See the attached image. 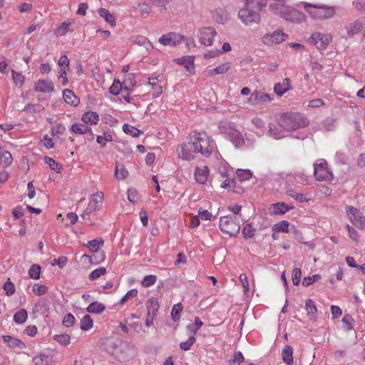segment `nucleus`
<instances>
[{"label": "nucleus", "instance_id": "f257e3e1", "mask_svg": "<svg viewBox=\"0 0 365 365\" xmlns=\"http://www.w3.org/2000/svg\"><path fill=\"white\" fill-rule=\"evenodd\" d=\"M187 140H190L192 151L195 153H200L204 157H209L217 148L212 138L203 131L191 133Z\"/></svg>", "mask_w": 365, "mask_h": 365}, {"label": "nucleus", "instance_id": "f03ea898", "mask_svg": "<svg viewBox=\"0 0 365 365\" xmlns=\"http://www.w3.org/2000/svg\"><path fill=\"white\" fill-rule=\"evenodd\" d=\"M304 9L309 16L316 20H325L333 18L336 9L335 6L323 4H309L302 2Z\"/></svg>", "mask_w": 365, "mask_h": 365}, {"label": "nucleus", "instance_id": "7ed1b4c3", "mask_svg": "<svg viewBox=\"0 0 365 365\" xmlns=\"http://www.w3.org/2000/svg\"><path fill=\"white\" fill-rule=\"evenodd\" d=\"M308 124L307 118L298 113H289L280 115V126L287 131L304 128Z\"/></svg>", "mask_w": 365, "mask_h": 365}, {"label": "nucleus", "instance_id": "20e7f679", "mask_svg": "<svg viewBox=\"0 0 365 365\" xmlns=\"http://www.w3.org/2000/svg\"><path fill=\"white\" fill-rule=\"evenodd\" d=\"M219 227L222 232L230 236H236L240 230V225L237 217L227 215L220 217Z\"/></svg>", "mask_w": 365, "mask_h": 365}, {"label": "nucleus", "instance_id": "39448f33", "mask_svg": "<svg viewBox=\"0 0 365 365\" xmlns=\"http://www.w3.org/2000/svg\"><path fill=\"white\" fill-rule=\"evenodd\" d=\"M220 133L224 134L236 147H240L244 143L242 134L230 123H222L219 126Z\"/></svg>", "mask_w": 365, "mask_h": 365}, {"label": "nucleus", "instance_id": "423d86ee", "mask_svg": "<svg viewBox=\"0 0 365 365\" xmlns=\"http://www.w3.org/2000/svg\"><path fill=\"white\" fill-rule=\"evenodd\" d=\"M314 175L318 181L329 182L333 179L331 172L327 168V164L325 160L319 159L314 164Z\"/></svg>", "mask_w": 365, "mask_h": 365}, {"label": "nucleus", "instance_id": "0eeeda50", "mask_svg": "<svg viewBox=\"0 0 365 365\" xmlns=\"http://www.w3.org/2000/svg\"><path fill=\"white\" fill-rule=\"evenodd\" d=\"M333 36L330 34H323L321 32H314L312 34L308 41L314 44L318 50H325L329 43L332 41Z\"/></svg>", "mask_w": 365, "mask_h": 365}, {"label": "nucleus", "instance_id": "6e6552de", "mask_svg": "<svg viewBox=\"0 0 365 365\" xmlns=\"http://www.w3.org/2000/svg\"><path fill=\"white\" fill-rule=\"evenodd\" d=\"M238 17L245 25L259 23L260 21V16L257 11L246 6L239 11Z\"/></svg>", "mask_w": 365, "mask_h": 365}, {"label": "nucleus", "instance_id": "1a4fd4ad", "mask_svg": "<svg viewBox=\"0 0 365 365\" xmlns=\"http://www.w3.org/2000/svg\"><path fill=\"white\" fill-rule=\"evenodd\" d=\"M345 210L349 219L356 227L360 229L365 227V217L361 212L351 205L346 206Z\"/></svg>", "mask_w": 365, "mask_h": 365}, {"label": "nucleus", "instance_id": "9d476101", "mask_svg": "<svg viewBox=\"0 0 365 365\" xmlns=\"http://www.w3.org/2000/svg\"><path fill=\"white\" fill-rule=\"evenodd\" d=\"M135 347L128 344H124L118 348L115 358L120 362H125L135 357Z\"/></svg>", "mask_w": 365, "mask_h": 365}, {"label": "nucleus", "instance_id": "9b49d317", "mask_svg": "<svg viewBox=\"0 0 365 365\" xmlns=\"http://www.w3.org/2000/svg\"><path fill=\"white\" fill-rule=\"evenodd\" d=\"M216 34L217 32L213 28L205 27L199 30L198 38L202 44L209 46L212 45Z\"/></svg>", "mask_w": 365, "mask_h": 365}, {"label": "nucleus", "instance_id": "f8f14e48", "mask_svg": "<svg viewBox=\"0 0 365 365\" xmlns=\"http://www.w3.org/2000/svg\"><path fill=\"white\" fill-rule=\"evenodd\" d=\"M103 204V196L100 194L93 195L89 200L88 207L84 210L81 217L85 218L88 216L91 212L98 210Z\"/></svg>", "mask_w": 365, "mask_h": 365}, {"label": "nucleus", "instance_id": "ddd939ff", "mask_svg": "<svg viewBox=\"0 0 365 365\" xmlns=\"http://www.w3.org/2000/svg\"><path fill=\"white\" fill-rule=\"evenodd\" d=\"M287 34L282 31H274L272 34H267L262 36V41L264 44L272 45L282 43L285 41Z\"/></svg>", "mask_w": 365, "mask_h": 365}, {"label": "nucleus", "instance_id": "4468645a", "mask_svg": "<svg viewBox=\"0 0 365 365\" xmlns=\"http://www.w3.org/2000/svg\"><path fill=\"white\" fill-rule=\"evenodd\" d=\"M187 143H184L179 145L177 148V153L179 158L185 160H192L195 158V153L192 151V145L190 143V140Z\"/></svg>", "mask_w": 365, "mask_h": 365}, {"label": "nucleus", "instance_id": "2eb2a0df", "mask_svg": "<svg viewBox=\"0 0 365 365\" xmlns=\"http://www.w3.org/2000/svg\"><path fill=\"white\" fill-rule=\"evenodd\" d=\"M282 18L287 21L298 24L306 21V16L303 13L290 7H289L288 11L284 13Z\"/></svg>", "mask_w": 365, "mask_h": 365}, {"label": "nucleus", "instance_id": "dca6fc26", "mask_svg": "<svg viewBox=\"0 0 365 365\" xmlns=\"http://www.w3.org/2000/svg\"><path fill=\"white\" fill-rule=\"evenodd\" d=\"M365 26V17H361L357 20L349 24L346 26L347 35L349 37H353L359 34Z\"/></svg>", "mask_w": 365, "mask_h": 365}, {"label": "nucleus", "instance_id": "f3484780", "mask_svg": "<svg viewBox=\"0 0 365 365\" xmlns=\"http://www.w3.org/2000/svg\"><path fill=\"white\" fill-rule=\"evenodd\" d=\"M182 39V38L180 35L175 33H169L163 35L159 38V42L163 46H175L181 43Z\"/></svg>", "mask_w": 365, "mask_h": 365}, {"label": "nucleus", "instance_id": "a211bd4d", "mask_svg": "<svg viewBox=\"0 0 365 365\" xmlns=\"http://www.w3.org/2000/svg\"><path fill=\"white\" fill-rule=\"evenodd\" d=\"M70 130L78 135H88V139L90 140L94 139V135L92 133L91 128L86 124L74 123L71 125Z\"/></svg>", "mask_w": 365, "mask_h": 365}, {"label": "nucleus", "instance_id": "6ab92c4d", "mask_svg": "<svg viewBox=\"0 0 365 365\" xmlns=\"http://www.w3.org/2000/svg\"><path fill=\"white\" fill-rule=\"evenodd\" d=\"M148 85L150 86L149 92L153 98H157L163 93V87L160 85L158 77L148 78Z\"/></svg>", "mask_w": 365, "mask_h": 365}, {"label": "nucleus", "instance_id": "aec40b11", "mask_svg": "<svg viewBox=\"0 0 365 365\" xmlns=\"http://www.w3.org/2000/svg\"><path fill=\"white\" fill-rule=\"evenodd\" d=\"M37 92L51 93L54 90L53 82L49 79H39L34 86Z\"/></svg>", "mask_w": 365, "mask_h": 365}, {"label": "nucleus", "instance_id": "412c9836", "mask_svg": "<svg viewBox=\"0 0 365 365\" xmlns=\"http://www.w3.org/2000/svg\"><path fill=\"white\" fill-rule=\"evenodd\" d=\"M292 89L291 80L289 78H284L282 83H277L274 86V91L278 96H282Z\"/></svg>", "mask_w": 365, "mask_h": 365}, {"label": "nucleus", "instance_id": "4be33fe9", "mask_svg": "<svg viewBox=\"0 0 365 365\" xmlns=\"http://www.w3.org/2000/svg\"><path fill=\"white\" fill-rule=\"evenodd\" d=\"M273 2L270 4L269 7L271 10L276 14L282 17L284 13L288 11L289 6L285 4L284 0H272Z\"/></svg>", "mask_w": 365, "mask_h": 365}, {"label": "nucleus", "instance_id": "5701e85b", "mask_svg": "<svg viewBox=\"0 0 365 365\" xmlns=\"http://www.w3.org/2000/svg\"><path fill=\"white\" fill-rule=\"evenodd\" d=\"M209 168L207 166L197 167L195 171V178L200 184H205L207 180Z\"/></svg>", "mask_w": 365, "mask_h": 365}, {"label": "nucleus", "instance_id": "b1692460", "mask_svg": "<svg viewBox=\"0 0 365 365\" xmlns=\"http://www.w3.org/2000/svg\"><path fill=\"white\" fill-rule=\"evenodd\" d=\"M287 130L283 128V127L280 126V118H279L278 125H274L273 123H270L269 125V133L271 136L274 137L276 139H279L285 136L284 133Z\"/></svg>", "mask_w": 365, "mask_h": 365}, {"label": "nucleus", "instance_id": "393cba45", "mask_svg": "<svg viewBox=\"0 0 365 365\" xmlns=\"http://www.w3.org/2000/svg\"><path fill=\"white\" fill-rule=\"evenodd\" d=\"M100 346L104 351L110 355L114 354V338L106 337L100 340Z\"/></svg>", "mask_w": 365, "mask_h": 365}, {"label": "nucleus", "instance_id": "a878e982", "mask_svg": "<svg viewBox=\"0 0 365 365\" xmlns=\"http://www.w3.org/2000/svg\"><path fill=\"white\" fill-rule=\"evenodd\" d=\"M63 98L66 103L72 106H77L80 103V99L75 95L73 91L69 89H65L63 91Z\"/></svg>", "mask_w": 365, "mask_h": 365}, {"label": "nucleus", "instance_id": "bb28decb", "mask_svg": "<svg viewBox=\"0 0 365 365\" xmlns=\"http://www.w3.org/2000/svg\"><path fill=\"white\" fill-rule=\"evenodd\" d=\"M82 121L86 125H96L99 121V115L96 112L87 111L81 117Z\"/></svg>", "mask_w": 365, "mask_h": 365}, {"label": "nucleus", "instance_id": "cd10ccee", "mask_svg": "<svg viewBox=\"0 0 365 365\" xmlns=\"http://www.w3.org/2000/svg\"><path fill=\"white\" fill-rule=\"evenodd\" d=\"M3 339L4 342L7 343L8 345L11 348H19L24 349L26 348V344L21 340L14 338L11 336L5 335L3 336Z\"/></svg>", "mask_w": 365, "mask_h": 365}, {"label": "nucleus", "instance_id": "c85d7f7f", "mask_svg": "<svg viewBox=\"0 0 365 365\" xmlns=\"http://www.w3.org/2000/svg\"><path fill=\"white\" fill-rule=\"evenodd\" d=\"M282 357L283 361L287 365H292L294 363L293 358V349L289 345H286L282 352Z\"/></svg>", "mask_w": 365, "mask_h": 365}, {"label": "nucleus", "instance_id": "c756f323", "mask_svg": "<svg viewBox=\"0 0 365 365\" xmlns=\"http://www.w3.org/2000/svg\"><path fill=\"white\" fill-rule=\"evenodd\" d=\"M13 161V158L10 152L0 147V165L4 167L9 166Z\"/></svg>", "mask_w": 365, "mask_h": 365}, {"label": "nucleus", "instance_id": "7c9ffc66", "mask_svg": "<svg viewBox=\"0 0 365 365\" xmlns=\"http://www.w3.org/2000/svg\"><path fill=\"white\" fill-rule=\"evenodd\" d=\"M267 0H245V6L257 11L259 13L267 6Z\"/></svg>", "mask_w": 365, "mask_h": 365}, {"label": "nucleus", "instance_id": "2f4dec72", "mask_svg": "<svg viewBox=\"0 0 365 365\" xmlns=\"http://www.w3.org/2000/svg\"><path fill=\"white\" fill-rule=\"evenodd\" d=\"M148 313L150 315L155 314L157 315L159 310V303L157 298L155 297H150L146 304Z\"/></svg>", "mask_w": 365, "mask_h": 365}, {"label": "nucleus", "instance_id": "473e14b6", "mask_svg": "<svg viewBox=\"0 0 365 365\" xmlns=\"http://www.w3.org/2000/svg\"><path fill=\"white\" fill-rule=\"evenodd\" d=\"M305 309L307 312V314L309 315L310 319H314L316 318L317 309L315 303L312 299H309L306 301Z\"/></svg>", "mask_w": 365, "mask_h": 365}, {"label": "nucleus", "instance_id": "72a5a7b5", "mask_svg": "<svg viewBox=\"0 0 365 365\" xmlns=\"http://www.w3.org/2000/svg\"><path fill=\"white\" fill-rule=\"evenodd\" d=\"M230 68V63H224L218 66L215 68L207 71V74L210 76H215L226 73Z\"/></svg>", "mask_w": 365, "mask_h": 365}, {"label": "nucleus", "instance_id": "f704fd0d", "mask_svg": "<svg viewBox=\"0 0 365 365\" xmlns=\"http://www.w3.org/2000/svg\"><path fill=\"white\" fill-rule=\"evenodd\" d=\"M135 81L133 80V76L132 73H128V79L124 80L122 83L119 81L115 80V89L117 88V84H120V90L124 88L125 91H128L130 88L135 85Z\"/></svg>", "mask_w": 365, "mask_h": 365}, {"label": "nucleus", "instance_id": "c9c22d12", "mask_svg": "<svg viewBox=\"0 0 365 365\" xmlns=\"http://www.w3.org/2000/svg\"><path fill=\"white\" fill-rule=\"evenodd\" d=\"M104 245L103 239L98 237L93 240L88 241L86 244L87 247L92 252L101 250Z\"/></svg>", "mask_w": 365, "mask_h": 365}, {"label": "nucleus", "instance_id": "e433bc0d", "mask_svg": "<svg viewBox=\"0 0 365 365\" xmlns=\"http://www.w3.org/2000/svg\"><path fill=\"white\" fill-rule=\"evenodd\" d=\"M286 193L287 195H289V197H292L293 199H294L295 200L298 201V202H308L309 201V198L307 197L306 195L304 194H302V193H299V192H297L295 190H294L293 189H288L287 191H286Z\"/></svg>", "mask_w": 365, "mask_h": 365}, {"label": "nucleus", "instance_id": "4c0bfd02", "mask_svg": "<svg viewBox=\"0 0 365 365\" xmlns=\"http://www.w3.org/2000/svg\"><path fill=\"white\" fill-rule=\"evenodd\" d=\"M44 162L49 166L51 170L56 171L58 173H60L63 169L61 164L58 163L51 157L45 156Z\"/></svg>", "mask_w": 365, "mask_h": 365}, {"label": "nucleus", "instance_id": "58836bf2", "mask_svg": "<svg viewBox=\"0 0 365 365\" xmlns=\"http://www.w3.org/2000/svg\"><path fill=\"white\" fill-rule=\"evenodd\" d=\"M106 309V307L98 302L91 303L87 307V312L92 314H101Z\"/></svg>", "mask_w": 365, "mask_h": 365}, {"label": "nucleus", "instance_id": "ea45409f", "mask_svg": "<svg viewBox=\"0 0 365 365\" xmlns=\"http://www.w3.org/2000/svg\"><path fill=\"white\" fill-rule=\"evenodd\" d=\"M133 43L144 46L148 51L153 49V45L150 41H148L147 38L143 36H138L134 37Z\"/></svg>", "mask_w": 365, "mask_h": 365}, {"label": "nucleus", "instance_id": "a19ab883", "mask_svg": "<svg viewBox=\"0 0 365 365\" xmlns=\"http://www.w3.org/2000/svg\"><path fill=\"white\" fill-rule=\"evenodd\" d=\"M123 130L125 133L130 135L133 138H137L142 133L139 129L128 123H125L123 125Z\"/></svg>", "mask_w": 365, "mask_h": 365}, {"label": "nucleus", "instance_id": "79ce46f5", "mask_svg": "<svg viewBox=\"0 0 365 365\" xmlns=\"http://www.w3.org/2000/svg\"><path fill=\"white\" fill-rule=\"evenodd\" d=\"M28 318L27 311L25 309H21L14 315V321L16 324L24 323Z\"/></svg>", "mask_w": 365, "mask_h": 365}, {"label": "nucleus", "instance_id": "37998d69", "mask_svg": "<svg viewBox=\"0 0 365 365\" xmlns=\"http://www.w3.org/2000/svg\"><path fill=\"white\" fill-rule=\"evenodd\" d=\"M106 258L105 253L103 250H99L92 252L91 264H98L104 261Z\"/></svg>", "mask_w": 365, "mask_h": 365}, {"label": "nucleus", "instance_id": "c03bdc74", "mask_svg": "<svg viewBox=\"0 0 365 365\" xmlns=\"http://www.w3.org/2000/svg\"><path fill=\"white\" fill-rule=\"evenodd\" d=\"M289 209L290 207L284 202H278L272 205V212L274 215H283Z\"/></svg>", "mask_w": 365, "mask_h": 365}, {"label": "nucleus", "instance_id": "a18cd8bd", "mask_svg": "<svg viewBox=\"0 0 365 365\" xmlns=\"http://www.w3.org/2000/svg\"><path fill=\"white\" fill-rule=\"evenodd\" d=\"M99 15L103 18L110 26H114V16L106 9L101 8L98 11Z\"/></svg>", "mask_w": 365, "mask_h": 365}, {"label": "nucleus", "instance_id": "49530a36", "mask_svg": "<svg viewBox=\"0 0 365 365\" xmlns=\"http://www.w3.org/2000/svg\"><path fill=\"white\" fill-rule=\"evenodd\" d=\"M254 93L255 94L257 101L258 102L259 105L267 103L272 101L271 97L267 93L259 91H255Z\"/></svg>", "mask_w": 365, "mask_h": 365}, {"label": "nucleus", "instance_id": "de8ad7c7", "mask_svg": "<svg viewBox=\"0 0 365 365\" xmlns=\"http://www.w3.org/2000/svg\"><path fill=\"white\" fill-rule=\"evenodd\" d=\"M93 322L91 317L86 314L81 320V329L88 331L93 327Z\"/></svg>", "mask_w": 365, "mask_h": 365}, {"label": "nucleus", "instance_id": "09e8293b", "mask_svg": "<svg viewBox=\"0 0 365 365\" xmlns=\"http://www.w3.org/2000/svg\"><path fill=\"white\" fill-rule=\"evenodd\" d=\"M41 267L38 264H34L29 270V277L34 279H38L41 275Z\"/></svg>", "mask_w": 365, "mask_h": 365}, {"label": "nucleus", "instance_id": "8fccbe9b", "mask_svg": "<svg viewBox=\"0 0 365 365\" xmlns=\"http://www.w3.org/2000/svg\"><path fill=\"white\" fill-rule=\"evenodd\" d=\"M53 339L63 346L68 345L71 341V337L67 334H56L53 336Z\"/></svg>", "mask_w": 365, "mask_h": 365}, {"label": "nucleus", "instance_id": "3c124183", "mask_svg": "<svg viewBox=\"0 0 365 365\" xmlns=\"http://www.w3.org/2000/svg\"><path fill=\"white\" fill-rule=\"evenodd\" d=\"M182 311V305L181 303H178L173 307L171 316L174 322L180 319L181 312Z\"/></svg>", "mask_w": 365, "mask_h": 365}, {"label": "nucleus", "instance_id": "603ef678", "mask_svg": "<svg viewBox=\"0 0 365 365\" xmlns=\"http://www.w3.org/2000/svg\"><path fill=\"white\" fill-rule=\"evenodd\" d=\"M72 24L71 21H63L56 29V34L58 36H64L69 31V27Z\"/></svg>", "mask_w": 365, "mask_h": 365}, {"label": "nucleus", "instance_id": "864d4df0", "mask_svg": "<svg viewBox=\"0 0 365 365\" xmlns=\"http://www.w3.org/2000/svg\"><path fill=\"white\" fill-rule=\"evenodd\" d=\"M256 230L251 224H247L242 229V234L247 239H251L255 235Z\"/></svg>", "mask_w": 365, "mask_h": 365}, {"label": "nucleus", "instance_id": "5fc2aeb1", "mask_svg": "<svg viewBox=\"0 0 365 365\" xmlns=\"http://www.w3.org/2000/svg\"><path fill=\"white\" fill-rule=\"evenodd\" d=\"M11 74L14 83L17 86H21L25 80L24 76L14 70H11Z\"/></svg>", "mask_w": 365, "mask_h": 365}, {"label": "nucleus", "instance_id": "6e6d98bb", "mask_svg": "<svg viewBox=\"0 0 365 365\" xmlns=\"http://www.w3.org/2000/svg\"><path fill=\"white\" fill-rule=\"evenodd\" d=\"M76 323V319L71 313L66 314L62 321V324L65 327H71Z\"/></svg>", "mask_w": 365, "mask_h": 365}, {"label": "nucleus", "instance_id": "4d7b16f0", "mask_svg": "<svg viewBox=\"0 0 365 365\" xmlns=\"http://www.w3.org/2000/svg\"><path fill=\"white\" fill-rule=\"evenodd\" d=\"M48 291V287L46 285L36 283L33 287V292L37 296L45 294Z\"/></svg>", "mask_w": 365, "mask_h": 365}, {"label": "nucleus", "instance_id": "13d9d810", "mask_svg": "<svg viewBox=\"0 0 365 365\" xmlns=\"http://www.w3.org/2000/svg\"><path fill=\"white\" fill-rule=\"evenodd\" d=\"M244 361V356L241 351H235L232 359L229 361L230 365H240Z\"/></svg>", "mask_w": 365, "mask_h": 365}, {"label": "nucleus", "instance_id": "bf43d9fd", "mask_svg": "<svg viewBox=\"0 0 365 365\" xmlns=\"http://www.w3.org/2000/svg\"><path fill=\"white\" fill-rule=\"evenodd\" d=\"M106 272V269L105 267H98L90 273L88 278L93 281L103 275Z\"/></svg>", "mask_w": 365, "mask_h": 365}, {"label": "nucleus", "instance_id": "052dcab7", "mask_svg": "<svg viewBox=\"0 0 365 365\" xmlns=\"http://www.w3.org/2000/svg\"><path fill=\"white\" fill-rule=\"evenodd\" d=\"M196 339L194 335L190 336V338L186 341L181 342L180 344V348L183 351H188L190 349L191 346L195 342Z\"/></svg>", "mask_w": 365, "mask_h": 365}, {"label": "nucleus", "instance_id": "680f3d73", "mask_svg": "<svg viewBox=\"0 0 365 365\" xmlns=\"http://www.w3.org/2000/svg\"><path fill=\"white\" fill-rule=\"evenodd\" d=\"M274 230L277 232H289V222L286 220L281 221L280 222L275 224L274 226Z\"/></svg>", "mask_w": 365, "mask_h": 365}, {"label": "nucleus", "instance_id": "e2e57ef3", "mask_svg": "<svg viewBox=\"0 0 365 365\" xmlns=\"http://www.w3.org/2000/svg\"><path fill=\"white\" fill-rule=\"evenodd\" d=\"M157 281V277L155 275H148L144 277L141 284L144 287H148L153 285Z\"/></svg>", "mask_w": 365, "mask_h": 365}, {"label": "nucleus", "instance_id": "0e129e2a", "mask_svg": "<svg viewBox=\"0 0 365 365\" xmlns=\"http://www.w3.org/2000/svg\"><path fill=\"white\" fill-rule=\"evenodd\" d=\"M202 325L203 323L200 319L199 317H195V324L187 325V329L192 331L193 334H195Z\"/></svg>", "mask_w": 365, "mask_h": 365}, {"label": "nucleus", "instance_id": "69168bd1", "mask_svg": "<svg viewBox=\"0 0 365 365\" xmlns=\"http://www.w3.org/2000/svg\"><path fill=\"white\" fill-rule=\"evenodd\" d=\"M128 175V170L123 165L120 167L115 166V177L118 179H125Z\"/></svg>", "mask_w": 365, "mask_h": 365}, {"label": "nucleus", "instance_id": "338daca9", "mask_svg": "<svg viewBox=\"0 0 365 365\" xmlns=\"http://www.w3.org/2000/svg\"><path fill=\"white\" fill-rule=\"evenodd\" d=\"M3 288L7 296H11L15 293L14 284L9 279L4 283Z\"/></svg>", "mask_w": 365, "mask_h": 365}, {"label": "nucleus", "instance_id": "774afa93", "mask_svg": "<svg viewBox=\"0 0 365 365\" xmlns=\"http://www.w3.org/2000/svg\"><path fill=\"white\" fill-rule=\"evenodd\" d=\"M354 9L360 13L365 11V0H356L352 2Z\"/></svg>", "mask_w": 365, "mask_h": 365}]
</instances>
